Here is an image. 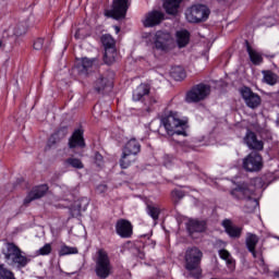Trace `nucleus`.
<instances>
[{"label": "nucleus", "instance_id": "f257e3e1", "mask_svg": "<svg viewBox=\"0 0 279 279\" xmlns=\"http://www.w3.org/2000/svg\"><path fill=\"white\" fill-rule=\"evenodd\" d=\"M5 263L10 267H17V269H23L32 263V258L25 255L23 251L19 248L14 243H7L5 247L2 250Z\"/></svg>", "mask_w": 279, "mask_h": 279}, {"label": "nucleus", "instance_id": "f03ea898", "mask_svg": "<svg viewBox=\"0 0 279 279\" xmlns=\"http://www.w3.org/2000/svg\"><path fill=\"white\" fill-rule=\"evenodd\" d=\"M204 253L197 247L187 248L185 252V269L190 271L193 278H199L202 276V269L199 264Z\"/></svg>", "mask_w": 279, "mask_h": 279}, {"label": "nucleus", "instance_id": "7ed1b4c3", "mask_svg": "<svg viewBox=\"0 0 279 279\" xmlns=\"http://www.w3.org/2000/svg\"><path fill=\"white\" fill-rule=\"evenodd\" d=\"M112 264L110 263V256L106 250L100 248L96 253V268L95 274L100 279H108L112 276Z\"/></svg>", "mask_w": 279, "mask_h": 279}, {"label": "nucleus", "instance_id": "20e7f679", "mask_svg": "<svg viewBox=\"0 0 279 279\" xmlns=\"http://www.w3.org/2000/svg\"><path fill=\"white\" fill-rule=\"evenodd\" d=\"M161 123L167 131V134H170V136H180L184 134V132L178 130V128H184L186 121L180 119L178 112H170L169 116L162 118Z\"/></svg>", "mask_w": 279, "mask_h": 279}, {"label": "nucleus", "instance_id": "39448f33", "mask_svg": "<svg viewBox=\"0 0 279 279\" xmlns=\"http://www.w3.org/2000/svg\"><path fill=\"white\" fill-rule=\"evenodd\" d=\"M173 45V37L169 32L157 31L153 36V49L157 51H169Z\"/></svg>", "mask_w": 279, "mask_h": 279}, {"label": "nucleus", "instance_id": "423d86ee", "mask_svg": "<svg viewBox=\"0 0 279 279\" xmlns=\"http://www.w3.org/2000/svg\"><path fill=\"white\" fill-rule=\"evenodd\" d=\"M210 15V10L208 7L204 4H195L191 9L187 10L185 16L189 23H202V21H206Z\"/></svg>", "mask_w": 279, "mask_h": 279}, {"label": "nucleus", "instance_id": "0eeeda50", "mask_svg": "<svg viewBox=\"0 0 279 279\" xmlns=\"http://www.w3.org/2000/svg\"><path fill=\"white\" fill-rule=\"evenodd\" d=\"M208 95H210V86L199 84L187 92L185 101H187V104H197L199 101H204Z\"/></svg>", "mask_w": 279, "mask_h": 279}, {"label": "nucleus", "instance_id": "6e6552de", "mask_svg": "<svg viewBox=\"0 0 279 279\" xmlns=\"http://www.w3.org/2000/svg\"><path fill=\"white\" fill-rule=\"evenodd\" d=\"M130 8V0H113V5L111 10L105 12L106 16L111 19H125L128 14V9Z\"/></svg>", "mask_w": 279, "mask_h": 279}, {"label": "nucleus", "instance_id": "1a4fd4ad", "mask_svg": "<svg viewBox=\"0 0 279 279\" xmlns=\"http://www.w3.org/2000/svg\"><path fill=\"white\" fill-rule=\"evenodd\" d=\"M101 43L105 47L104 60L106 64H112L117 60V49L114 48V38L110 35H104Z\"/></svg>", "mask_w": 279, "mask_h": 279}, {"label": "nucleus", "instance_id": "9d476101", "mask_svg": "<svg viewBox=\"0 0 279 279\" xmlns=\"http://www.w3.org/2000/svg\"><path fill=\"white\" fill-rule=\"evenodd\" d=\"M243 168L246 171H260L263 169V157L258 153H251L243 159Z\"/></svg>", "mask_w": 279, "mask_h": 279}, {"label": "nucleus", "instance_id": "9b49d317", "mask_svg": "<svg viewBox=\"0 0 279 279\" xmlns=\"http://www.w3.org/2000/svg\"><path fill=\"white\" fill-rule=\"evenodd\" d=\"M241 96L248 108L254 109L260 106V96H258V94H254V92L248 87H243L241 89Z\"/></svg>", "mask_w": 279, "mask_h": 279}, {"label": "nucleus", "instance_id": "f8f14e48", "mask_svg": "<svg viewBox=\"0 0 279 279\" xmlns=\"http://www.w3.org/2000/svg\"><path fill=\"white\" fill-rule=\"evenodd\" d=\"M116 232L121 239H130L133 234L132 222L125 219H119L116 223Z\"/></svg>", "mask_w": 279, "mask_h": 279}, {"label": "nucleus", "instance_id": "ddd939ff", "mask_svg": "<svg viewBox=\"0 0 279 279\" xmlns=\"http://www.w3.org/2000/svg\"><path fill=\"white\" fill-rule=\"evenodd\" d=\"M165 20V13L160 11H153L146 14L143 25L144 27H155V25H160Z\"/></svg>", "mask_w": 279, "mask_h": 279}, {"label": "nucleus", "instance_id": "4468645a", "mask_svg": "<svg viewBox=\"0 0 279 279\" xmlns=\"http://www.w3.org/2000/svg\"><path fill=\"white\" fill-rule=\"evenodd\" d=\"M47 191H49V186L47 184H41L32 189L28 195L24 199V204H31L34 199H40V197H45L47 195Z\"/></svg>", "mask_w": 279, "mask_h": 279}, {"label": "nucleus", "instance_id": "2eb2a0df", "mask_svg": "<svg viewBox=\"0 0 279 279\" xmlns=\"http://www.w3.org/2000/svg\"><path fill=\"white\" fill-rule=\"evenodd\" d=\"M93 64H95L94 59H88L86 57L77 59L76 60V71L83 77H86V75H88L90 69H93Z\"/></svg>", "mask_w": 279, "mask_h": 279}, {"label": "nucleus", "instance_id": "dca6fc26", "mask_svg": "<svg viewBox=\"0 0 279 279\" xmlns=\"http://www.w3.org/2000/svg\"><path fill=\"white\" fill-rule=\"evenodd\" d=\"M244 142L250 149H255L256 151H262L264 147L263 141H258L256 134L252 131H247Z\"/></svg>", "mask_w": 279, "mask_h": 279}, {"label": "nucleus", "instance_id": "f3484780", "mask_svg": "<svg viewBox=\"0 0 279 279\" xmlns=\"http://www.w3.org/2000/svg\"><path fill=\"white\" fill-rule=\"evenodd\" d=\"M84 143V132L82 130H76L72 134V136L69 140V147L70 149H75V147H85Z\"/></svg>", "mask_w": 279, "mask_h": 279}, {"label": "nucleus", "instance_id": "a211bd4d", "mask_svg": "<svg viewBox=\"0 0 279 279\" xmlns=\"http://www.w3.org/2000/svg\"><path fill=\"white\" fill-rule=\"evenodd\" d=\"M258 241H260L258 235H256L252 232L246 233L245 245L254 258H256V245H258Z\"/></svg>", "mask_w": 279, "mask_h": 279}, {"label": "nucleus", "instance_id": "6ab92c4d", "mask_svg": "<svg viewBox=\"0 0 279 279\" xmlns=\"http://www.w3.org/2000/svg\"><path fill=\"white\" fill-rule=\"evenodd\" d=\"M222 226L229 236L232 239H240L243 228L233 226L230 220H223Z\"/></svg>", "mask_w": 279, "mask_h": 279}, {"label": "nucleus", "instance_id": "aec40b11", "mask_svg": "<svg viewBox=\"0 0 279 279\" xmlns=\"http://www.w3.org/2000/svg\"><path fill=\"white\" fill-rule=\"evenodd\" d=\"M246 51L248 53V58L251 62L255 65L263 64V54L260 52L256 51L252 46H250V43L246 41Z\"/></svg>", "mask_w": 279, "mask_h": 279}, {"label": "nucleus", "instance_id": "412c9836", "mask_svg": "<svg viewBox=\"0 0 279 279\" xmlns=\"http://www.w3.org/2000/svg\"><path fill=\"white\" fill-rule=\"evenodd\" d=\"M123 151L126 154H132L133 156H138L141 154V143L136 138H131L124 146Z\"/></svg>", "mask_w": 279, "mask_h": 279}, {"label": "nucleus", "instance_id": "4be33fe9", "mask_svg": "<svg viewBox=\"0 0 279 279\" xmlns=\"http://www.w3.org/2000/svg\"><path fill=\"white\" fill-rule=\"evenodd\" d=\"M180 3H182V0H165L163 8L167 14L175 15L180 10Z\"/></svg>", "mask_w": 279, "mask_h": 279}, {"label": "nucleus", "instance_id": "5701e85b", "mask_svg": "<svg viewBox=\"0 0 279 279\" xmlns=\"http://www.w3.org/2000/svg\"><path fill=\"white\" fill-rule=\"evenodd\" d=\"M187 230L190 234H195V232H204V230H206V222L199 220H190L187 222Z\"/></svg>", "mask_w": 279, "mask_h": 279}, {"label": "nucleus", "instance_id": "b1692460", "mask_svg": "<svg viewBox=\"0 0 279 279\" xmlns=\"http://www.w3.org/2000/svg\"><path fill=\"white\" fill-rule=\"evenodd\" d=\"M147 95H149V86L147 84H141L133 92V100L141 101Z\"/></svg>", "mask_w": 279, "mask_h": 279}, {"label": "nucleus", "instance_id": "393cba45", "mask_svg": "<svg viewBox=\"0 0 279 279\" xmlns=\"http://www.w3.org/2000/svg\"><path fill=\"white\" fill-rule=\"evenodd\" d=\"M136 161V155H132V153H126L123 150L122 157L120 159V167L121 169H128L132 166V162Z\"/></svg>", "mask_w": 279, "mask_h": 279}, {"label": "nucleus", "instance_id": "a878e982", "mask_svg": "<svg viewBox=\"0 0 279 279\" xmlns=\"http://www.w3.org/2000/svg\"><path fill=\"white\" fill-rule=\"evenodd\" d=\"M231 195L235 199H245V201H247V197L252 196V191H250V189H247V187L239 186V187H235L231 192Z\"/></svg>", "mask_w": 279, "mask_h": 279}, {"label": "nucleus", "instance_id": "bb28decb", "mask_svg": "<svg viewBox=\"0 0 279 279\" xmlns=\"http://www.w3.org/2000/svg\"><path fill=\"white\" fill-rule=\"evenodd\" d=\"M94 88L95 90H97V93H101L102 90H106V88H112V82H110L108 78L100 75L96 80L94 84Z\"/></svg>", "mask_w": 279, "mask_h": 279}, {"label": "nucleus", "instance_id": "cd10ccee", "mask_svg": "<svg viewBox=\"0 0 279 279\" xmlns=\"http://www.w3.org/2000/svg\"><path fill=\"white\" fill-rule=\"evenodd\" d=\"M190 40H191V34H189V31L183 29V31L177 32V43L180 48L186 47Z\"/></svg>", "mask_w": 279, "mask_h": 279}, {"label": "nucleus", "instance_id": "c85d7f7f", "mask_svg": "<svg viewBox=\"0 0 279 279\" xmlns=\"http://www.w3.org/2000/svg\"><path fill=\"white\" fill-rule=\"evenodd\" d=\"M219 256L220 258H222V260H226L229 269H234V258H232V255L230 254V252H228V250H220Z\"/></svg>", "mask_w": 279, "mask_h": 279}, {"label": "nucleus", "instance_id": "c756f323", "mask_svg": "<svg viewBox=\"0 0 279 279\" xmlns=\"http://www.w3.org/2000/svg\"><path fill=\"white\" fill-rule=\"evenodd\" d=\"M262 73L264 75V82H266V84H269V86H275V84L278 83V74L271 71H263Z\"/></svg>", "mask_w": 279, "mask_h": 279}, {"label": "nucleus", "instance_id": "7c9ffc66", "mask_svg": "<svg viewBox=\"0 0 279 279\" xmlns=\"http://www.w3.org/2000/svg\"><path fill=\"white\" fill-rule=\"evenodd\" d=\"M64 165L66 167H72L73 169H84V163L82 162V159L70 157L65 159Z\"/></svg>", "mask_w": 279, "mask_h": 279}, {"label": "nucleus", "instance_id": "2f4dec72", "mask_svg": "<svg viewBox=\"0 0 279 279\" xmlns=\"http://www.w3.org/2000/svg\"><path fill=\"white\" fill-rule=\"evenodd\" d=\"M258 208V201L252 198V196L247 197L244 204V213H254Z\"/></svg>", "mask_w": 279, "mask_h": 279}, {"label": "nucleus", "instance_id": "473e14b6", "mask_svg": "<svg viewBox=\"0 0 279 279\" xmlns=\"http://www.w3.org/2000/svg\"><path fill=\"white\" fill-rule=\"evenodd\" d=\"M77 247L75 246H68L63 244L59 251V256H69L71 254H77Z\"/></svg>", "mask_w": 279, "mask_h": 279}, {"label": "nucleus", "instance_id": "72a5a7b5", "mask_svg": "<svg viewBox=\"0 0 279 279\" xmlns=\"http://www.w3.org/2000/svg\"><path fill=\"white\" fill-rule=\"evenodd\" d=\"M171 75L177 82H182L186 77V72L182 68H174Z\"/></svg>", "mask_w": 279, "mask_h": 279}, {"label": "nucleus", "instance_id": "f704fd0d", "mask_svg": "<svg viewBox=\"0 0 279 279\" xmlns=\"http://www.w3.org/2000/svg\"><path fill=\"white\" fill-rule=\"evenodd\" d=\"M0 279H16L12 270L5 268V265H0Z\"/></svg>", "mask_w": 279, "mask_h": 279}, {"label": "nucleus", "instance_id": "c9c22d12", "mask_svg": "<svg viewBox=\"0 0 279 279\" xmlns=\"http://www.w3.org/2000/svg\"><path fill=\"white\" fill-rule=\"evenodd\" d=\"M147 214L149 215V217H151V219H154L156 221V220H158V217H160V208L156 207L154 205H148Z\"/></svg>", "mask_w": 279, "mask_h": 279}, {"label": "nucleus", "instance_id": "e433bc0d", "mask_svg": "<svg viewBox=\"0 0 279 279\" xmlns=\"http://www.w3.org/2000/svg\"><path fill=\"white\" fill-rule=\"evenodd\" d=\"M75 206L77 208V213H82V210H86L88 207V198H82L75 203Z\"/></svg>", "mask_w": 279, "mask_h": 279}, {"label": "nucleus", "instance_id": "4c0bfd02", "mask_svg": "<svg viewBox=\"0 0 279 279\" xmlns=\"http://www.w3.org/2000/svg\"><path fill=\"white\" fill-rule=\"evenodd\" d=\"M51 245L47 243L37 251V254H39V256H49V254H51Z\"/></svg>", "mask_w": 279, "mask_h": 279}, {"label": "nucleus", "instance_id": "58836bf2", "mask_svg": "<svg viewBox=\"0 0 279 279\" xmlns=\"http://www.w3.org/2000/svg\"><path fill=\"white\" fill-rule=\"evenodd\" d=\"M34 49L36 51H40V49H43V47H45V39L43 38H37L33 45Z\"/></svg>", "mask_w": 279, "mask_h": 279}, {"label": "nucleus", "instance_id": "ea45409f", "mask_svg": "<svg viewBox=\"0 0 279 279\" xmlns=\"http://www.w3.org/2000/svg\"><path fill=\"white\" fill-rule=\"evenodd\" d=\"M171 195L174 198V201L178 202V199H182V197H184V192L180 190H174L171 192Z\"/></svg>", "mask_w": 279, "mask_h": 279}, {"label": "nucleus", "instance_id": "a19ab883", "mask_svg": "<svg viewBox=\"0 0 279 279\" xmlns=\"http://www.w3.org/2000/svg\"><path fill=\"white\" fill-rule=\"evenodd\" d=\"M94 160L97 167H101L104 165V156H101L99 153L95 154Z\"/></svg>", "mask_w": 279, "mask_h": 279}, {"label": "nucleus", "instance_id": "79ce46f5", "mask_svg": "<svg viewBox=\"0 0 279 279\" xmlns=\"http://www.w3.org/2000/svg\"><path fill=\"white\" fill-rule=\"evenodd\" d=\"M98 193H106L108 191V186L106 184H100L97 187Z\"/></svg>", "mask_w": 279, "mask_h": 279}, {"label": "nucleus", "instance_id": "37998d69", "mask_svg": "<svg viewBox=\"0 0 279 279\" xmlns=\"http://www.w3.org/2000/svg\"><path fill=\"white\" fill-rule=\"evenodd\" d=\"M74 38H76V40H80V38H84V35L82 34L81 29L76 31V33L74 35Z\"/></svg>", "mask_w": 279, "mask_h": 279}, {"label": "nucleus", "instance_id": "c03bdc74", "mask_svg": "<svg viewBox=\"0 0 279 279\" xmlns=\"http://www.w3.org/2000/svg\"><path fill=\"white\" fill-rule=\"evenodd\" d=\"M57 137H58V133L53 134V135L50 137L49 143H50L51 145H56V138H57Z\"/></svg>", "mask_w": 279, "mask_h": 279}, {"label": "nucleus", "instance_id": "a18cd8bd", "mask_svg": "<svg viewBox=\"0 0 279 279\" xmlns=\"http://www.w3.org/2000/svg\"><path fill=\"white\" fill-rule=\"evenodd\" d=\"M114 32L116 34H119V32H121V28L119 26H114Z\"/></svg>", "mask_w": 279, "mask_h": 279}, {"label": "nucleus", "instance_id": "49530a36", "mask_svg": "<svg viewBox=\"0 0 279 279\" xmlns=\"http://www.w3.org/2000/svg\"><path fill=\"white\" fill-rule=\"evenodd\" d=\"M166 158H168L169 162L173 161V157L166 156Z\"/></svg>", "mask_w": 279, "mask_h": 279}, {"label": "nucleus", "instance_id": "de8ad7c7", "mask_svg": "<svg viewBox=\"0 0 279 279\" xmlns=\"http://www.w3.org/2000/svg\"><path fill=\"white\" fill-rule=\"evenodd\" d=\"M259 265L264 266V265H265V260H264V259H260V260H259Z\"/></svg>", "mask_w": 279, "mask_h": 279}, {"label": "nucleus", "instance_id": "09e8293b", "mask_svg": "<svg viewBox=\"0 0 279 279\" xmlns=\"http://www.w3.org/2000/svg\"><path fill=\"white\" fill-rule=\"evenodd\" d=\"M15 34H16V36H22L23 35V33H19V32H16Z\"/></svg>", "mask_w": 279, "mask_h": 279}, {"label": "nucleus", "instance_id": "8fccbe9b", "mask_svg": "<svg viewBox=\"0 0 279 279\" xmlns=\"http://www.w3.org/2000/svg\"><path fill=\"white\" fill-rule=\"evenodd\" d=\"M151 104H156V99H151Z\"/></svg>", "mask_w": 279, "mask_h": 279}, {"label": "nucleus", "instance_id": "3c124183", "mask_svg": "<svg viewBox=\"0 0 279 279\" xmlns=\"http://www.w3.org/2000/svg\"><path fill=\"white\" fill-rule=\"evenodd\" d=\"M166 167H169V162H165Z\"/></svg>", "mask_w": 279, "mask_h": 279}, {"label": "nucleus", "instance_id": "603ef678", "mask_svg": "<svg viewBox=\"0 0 279 279\" xmlns=\"http://www.w3.org/2000/svg\"><path fill=\"white\" fill-rule=\"evenodd\" d=\"M264 271H267V268H264Z\"/></svg>", "mask_w": 279, "mask_h": 279}, {"label": "nucleus", "instance_id": "864d4df0", "mask_svg": "<svg viewBox=\"0 0 279 279\" xmlns=\"http://www.w3.org/2000/svg\"><path fill=\"white\" fill-rule=\"evenodd\" d=\"M2 43L0 41V47H1Z\"/></svg>", "mask_w": 279, "mask_h": 279}]
</instances>
